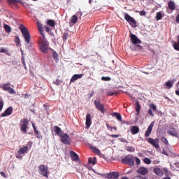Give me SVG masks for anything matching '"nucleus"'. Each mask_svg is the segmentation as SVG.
I'll return each mask as SVG.
<instances>
[{
    "label": "nucleus",
    "mask_w": 179,
    "mask_h": 179,
    "mask_svg": "<svg viewBox=\"0 0 179 179\" xmlns=\"http://www.w3.org/2000/svg\"><path fill=\"white\" fill-rule=\"evenodd\" d=\"M3 27H4L6 33L9 34L12 31V28L10 27V26H9L6 24H3Z\"/></svg>",
    "instance_id": "obj_29"
},
{
    "label": "nucleus",
    "mask_w": 179,
    "mask_h": 179,
    "mask_svg": "<svg viewBox=\"0 0 179 179\" xmlns=\"http://www.w3.org/2000/svg\"><path fill=\"white\" fill-rule=\"evenodd\" d=\"M20 30L22 34V37L26 43V44H30V40L31 39V36H30V32H29V29L27 27L23 24L20 25Z\"/></svg>",
    "instance_id": "obj_1"
},
{
    "label": "nucleus",
    "mask_w": 179,
    "mask_h": 179,
    "mask_svg": "<svg viewBox=\"0 0 179 179\" xmlns=\"http://www.w3.org/2000/svg\"><path fill=\"white\" fill-rule=\"evenodd\" d=\"M40 34L42 36L41 38H45V34H44V29L43 27H39L38 28Z\"/></svg>",
    "instance_id": "obj_35"
},
{
    "label": "nucleus",
    "mask_w": 179,
    "mask_h": 179,
    "mask_svg": "<svg viewBox=\"0 0 179 179\" xmlns=\"http://www.w3.org/2000/svg\"><path fill=\"white\" fill-rule=\"evenodd\" d=\"M139 15L140 16H146V11H145L144 10L142 11H140Z\"/></svg>",
    "instance_id": "obj_51"
},
{
    "label": "nucleus",
    "mask_w": 179,
    "mask_h": 179,
    "mask_svg": "<svg viewBox=\"0 0 179 179\" xmlns=\"http://www.w3.org/2000/svg\"><path fill=\"white\" fill-rule=\"evenodd\" d=\"M176 94L177 96H179V90H176Z\"/></svg>",
    "instance_id": "obj_64"
},
{
    "label": "nucleus",
    "mask_w": 179,
    "mask_h": 179,
    "mask_svg": "<svg viewBox=\"0 0 179 179\" xmlns=\"http://www.w3.org/2000/svg\"><path fill=\"white\" fill-rule=\"evenodd\" d=\"M137 173L138 174H141V176H145V174H148V173H149V171L145 167H140L138 169Z\"/></svg>",
    "instance_id": "obj_18"
},
{
    "label": "nucleus",
    "mask_w": 179,
    "mask_h": 179,
    "mask_svg": "<svg viewBox=\"0 0 179 179\" xmlns=\"http://www.w3.org/2000/svg\"><path fill=\"white\" fill-rule=\"evenodd\" d=\"M78 16H82V13L78 12L76 15H73L70 20L69 24L72 23V24H76L78 23Z\"/></svg>",
    "instance_id": "obj_11"
},
{
    "label": "nucleus",
    "mask_w": 179,
    "mask_h": 179,
    "mask_svg": "<svg viewBox=\"0 0 179 179\" xmlns=\"http://www.w3.org/2000/svg\"><path fill=\"white\" fill-rule=\"evenodd\" d=\"M130 41L134 44V45H136L138 44H142V41L138 38V36L136 35L131 34H130Z\"/></svg>",
    "instance_id": "obj_10"
},
{
    "label": "nucleus",
    "mask_w": 179,
    "mask_h": 179,
    "mask_svg": "<svg viewBox=\"0 0 179 179\" xmlns=\"http://www.w3.org/2000/svg\"><path fill=\"white\" fill-rule=\"evenodd\" d=\"M153 127H155V122H152L149 125L148 128L147 129V131L145 133V138H149V136H150V134H152V130L153 129Z\"/></svg>",
    "instance_id": "obj_12"
},
{
    "label": "nucleus",
    "mask_w": 179,
    "mask_h": 179,
    "mask_svg": "<svg viewBox=\"0 0 179 179\" xmlns=\"http://www.w3.org/2000/svg\"><path fill=\"white\" fill-rule=\"evenodd\" d=\"M13 113V107H8L3 113L1 114V117H9Z\"/></svg>",
    "instance_id": "obj_13"
},
{
    "label": "nucleus",
    "mask_w": 179,
    "mask_h": 179,
    "mask_svg": "<svg viewBox=\"0 0 179 179\" xmlns=\"http://www.w3.org/2000/svg\"><path fill=\"white\" fill-rule=\"evenodd\" d=\"M61 142L64 143V145H71V137L69 135L63 133L62 136H60Z\"/></svg>",
    "instance_id": "obj_9"
},
{
    "label": "nucleus",
    "mask_w": 179,
    "mask_h": 179,
    "mask_svg": "<svg viewBox=\"0 0 179 179\" xmlns=\"http://www.w3.org/2000/svg\"><path fill=\"white\" fill-rule=\"evenodd\" d=\"M17 2H20L19 0H8V3L10 5V6H12L13 5L16 6L17 4Z\"/></svg>",
    "instance_id": "obj_31"
},
{
    "label": "nucleus",
    "mask_w": 179,
    "mask_h": 179,
    "mask_svg": "<svg viewBox=\"0 0 179 179\" xmlns=\"http://www.w3.org/2000/svg\"><path fill=\"white\" fill-rule=\"evenodd\" d=\"M127 150L128 152H135V148H134L133 147H128Z\"/></svg>",
    "instance_id": "obj_50"
},
{
    "label": "nucleus",
    "mask_w": 179,
    "mask_h": 179,
    "mask_svg": "<svg viewBox=\"0 0 179 179\" xmlns=\"http://www.w3.org/2000/svg\"><path fill=\"white\" fill-rule=\"evenodd\" d=\"M173 48L176 51H179V36H177V42L173 44Z\"/></svg>",
    "instance_id": "obj_30"
},
{
    "label": "nucleus",
    "mask_w": 179,
    "mask_h": 179,
    "mask_svg": "<svg viewBox=\"0 0 179 179\" xmlns=\"http://www.w3.org/2000/svg\"><path fill=\"white\" fill-rule=\"evenodd\" d=\"M131 135H136L139 132V127L138 126H133L130 129Z\"/></svg>",
    "instance_id": "obj_21"
},
{
    "label": "nucleus",
    "mask_w": 179,
    "mask_h": 179,
    "mask_svg": "<svg viewBox=\"0 0 179 179\" xmlns=\"http://www.w3.org/2000/svg\"><path fill=\"white\" fill-rule=\"evenodd\" d=\"M110 138H120V134H111Z\"/></svg>",
    "instance_id": "obj_52"
},
{
    "label": "nucleus",
    "mask_w": 179,
    "mask_h": 179,
    "mask_svg": "<svg viewBox=\"0 0 179 179\" xmlns=\"http://www.w3.org/2000/svg\"><path fill=\"white\" fill-rule=\"evenodd\" d=\"M88 163L90 164H92V166H94V164H96L97 159H96V157H94L92 158V157L89 158Z\"/></svg>",
    "instance_id": "obj_28"
},
{
    "label": "nucleus",
    "mask_w": 179,
    "mask_h": 179,
    "mask_svg": "<svg viewBox=\"0 0 179 179\" xmlns=\"http://www.w3.org/2000/svg\"><path fill=\"white\" fill-rule=\"evenodd\" d=\"M106 127L108 128V129H110V131H113V127L110 126V124H106Z\"/></svg>",
    "instance_id": "obj_57"
},
{
    "label": "nucleus",
    "mask_w": 179,
    "mask_h": 179,
    "mask_svg": "<svg viewBox=\"0 0 179 179\" xmlns=\"http://www.w3.org/2000/svg\"><path fill=\"white\" fill-rule=\"evenodd\" d=\"M136 115H139V114H141V103H139V101L136 102Z\"/></svg>",
    "instance_id": "obj_26"
},
{
    "label": "nucleus",
    "mask_w": 179,
    "mask_h": 179,
    "mask_svg": "<svg viewBox=\"0 0 179 179\" xmlns=\"http://www.w3.org/2000/svg\"><path fill=\"white\" fill-rule=\"evenodd\" d=\"M120 177V173L117 171L110 172L107 176L108 179H117Z\"/></svg>",
    "instance_id": "obj_14"
},
{
    "label": "nucleus",
    "mask_w": 179,
    "mask_h": 179,
    "mask_svg": "<svg viewBox=\"0 0 179 179\" xmlns=\"http://www.w3.org/2000/svg\"><path fill=\"white\" fill-rule=\"evenodd\" d=\"M150 108V109H152L153 111H156V110H157V108L156 107V105H155V103H152Z\"/></svg>",
    "instance_id": "obj_48"
},
{
    "label": "nucleus",
    "mask_w": 179,
    "mask_h": 179,
    "mask_svg": "<svg viewBox=\"0 0 179 179\" xmlns=\"http://www.w3.org/2000/svg\"><path fill=\"white\" fill-rule=\"evenodd\" d=\"M154 173L157 175V176H159V177H162L163 176V170H162V169L160 168H155L154 169Z\"/></svg>",
    "instance_id": "obj_25"
},
{
    "label": "nucleus",
    "mask_w": 179,
    "mask_h": 179,
    "mask_svg": "<svg viewBox=\"0 0 179 179\" xmlns=\"http://www.w3.org/2000/svg\"><path fill=\"white\" fill-rule=\"evenodd\" d=\"M54 132H55V134H57V135L59 136H61L64 134L62 130L58 126L54 127Z\"/></svg>",
    "instance_id": "obj_23"
},
{
    "label": "nucleus",
    "mask_w": 179,
    "mask_h": 179,
    "mask_svg": "<svg viewBox=\"0 0 179 179\" xmlns=\"http://www.w3.org/2000/svg\"><path fill=\"white\" fill-rule=\"evenodd\" d=\"M164 173H169V169H167V168H164Z\"/></svg>",
    "instance_id": "obj_62"
},
{
    "label": "nucleus",
    "mask_w": 179,
    "mask_h": 179,
    "mask_svg": "<svg viewBox=\"0 0 179 179\" xmlns=\"http://www.w3.org/2000/svg\"><path fill=\"white\" fill-rule=\"evenodd\" d=\"M38 45L41 52L43 54H47L48 52L50 43L45 38L39 37Z\"/></svg>",
    "instance_id": "obj_2"
},
{
    "label": "nucleus",
    "mask_w": 179,
    "mask_h": 179,
    "mask_svg": "<svg viewBox=\"0 0 179 179\" xmlns=\"http://www.w3.org/2000/svg\"><path fill=\"white\" fill-rule=\"evenodd\" d=\"M162 17H163L162 13L161 12L157 13V14H156L157 20H162Z\"/></svg>",
    "instance_id": "obj_39"
},
{
    "label": "nucleus",
    "mask_w": 179,
    "mask_h": 179,
    "mask_svg": "<svg viewBox=\"0 0 179 179\" xmlns=\"http://www.w3.org/2000/svg\"><path fill=\"white\" fill-rule=\"evenodd\" d=\"M39 169V174L41 176H43V177H46V178H48V166L41 164L38 166Z\"/></svg>",
    "instance_id": "obj_6"
},
{
    "label": "nucleus",
    "mask_w": 179,
    "mask_h": 179,
    "mask_svg": "<svg viewBox=\"0 0 179 179\" xmlns=\"http://www.w3.org/2000/svg\"><path fill=\"white\" fill-rule=\"evenodd\" d=\"M108 96H114V94H117V92H108Z\"/></svg>",
    "instance_id": "obj_58"
},
{
    "label": "nucleus",
    "mask_w": 179,
    "mask_h": 179,
    "mask_svg": "<svg viewBox=\"0 0 179 179\" xmlns=\"http://www.w3.org/2000/svg\"><path fill=\"white\" fill-rule=\"evenodd\" d=\"M27 125H29V120L27 119L24 118L20 120V128L22 134H27V129L29 128Z\"/></svg>",
    "instance_id": "obj_4"
},
{
    "label": "nucleus",
    "mask_w": 179,
    "mask_h": 179,
    "mask_svg": "<svg viewBox=\"0 0 179 179\" xmlns=\"http://www.w3.org/2000/svg\"><path fill=\"white\" fill-rule=\"evenodd\" d=\"M134 162H136L137 166H139V164H141V159L137 157H134Z\"/></svg>",
    "instance_id": "obj_47"
},
{
    "label": "nucleus",
    "mask_w": 179,
    "mask_h": 179,
    "mask_svg": "<svg viewBox=\"0 0 179 179\" xmlns=\"http://www.w3.org/2000/svg\"><path fill=\"white\" fill-rule=\"evenodd\" d=\"M70 156L73 162H78L79 160V155L74 151H70Z\"/></svg>",
    "instance_id": "obj_17"
},
{
    "label": "nucleus",
    "mask_w": 179,
    "mask_h": 179,
    "mask_svg": "<svg viewBox=\"0 0 179 179\" xmlns=\"http://www.w3.org/2000/svg\"><path fill=\"white\" fill-rule=\"evenodd\" d=\"M149 115H151V117H153V112L152 111V109H149L148 110Z\"/></svg>",
    "instance_id": "obj_54"
},
{
    "label": "nucleus",
    "mask_w": 179,
    "mask_h": 179,
    "mask_svg": "<svg viewBox=\"0 0 179 179\" xmlns=\"http://www.w3.org/2000/svg\"><path fill=\"white\" fill-rule=\"evenodd\" d=\"M14 41L16 43V45H19V44H20V38H19V36H15Z\"/></svg>",
    "instance_id": "obj_42"
},
{
    "label": "nucleus",
    "mask_w": 179,
    "mask_h": 179,
    "mask_svg": "<svg viewBox=\"0 0 179 179\" xmlns=\"http://www.w3.org/2000/svg\"><path fill=\"white\" fill-rule=\"evenodd\" d=\"M28 150H29V147L27 146L22 147L17 151V155H24V153H27Z\"/></svg>",
    "instance_id": "obj_22"
},
{
    "label": "nucleus",
    "mask_w": 179,
    "mask_h": 179,
    "mask_svg": "<svg viewBox=\"0 0 179 179\" xmlns=\"http://www.w3.org/2000/svg\"><path fill=\"white\" fill-rule=\"evenodd\" d=\"M94 106L98 111H100L101 114H104L106 113V108L105 106L101 103L100 100H95L94 101Z\"/></svg>",
    "instance_id": "obj_7"
},
{
    "label": "nucleus",
    "mask_w": 179,
    "mask_h": 179,
    "mask_svg": "<svg viewBox=\"0 0 179 179\" xmlns=\"http://www.w3.org/2000/svg\"><path fill=\"white\" fill-rule=\"evenodd\" d=\"M91 149H92V152H94V153H96V155L100 154V150H99L97 148L92 147Z\"/></svg>",
    "instance_id": "obj_38"
},
{
    "label": "nucleus",
    "mask_w": 179,
    "mask_h": 179,
    "mask_svg": "<svg viewBox=\"0 0 179 179\" xmlns=\"http://www.w3.org/2000/svg\"><path fill=\"white\" fill-rule=\"evenodd\" d=\"M10 88V87L9 86V84H4L3 85V90H4V91H7V90H8Z\"/></svg>",
    "instance_id": "obj_45"
},
{
    "label": "nucleus",
    "mask_w": 179,
    "mask_h": 179,
    "mask_svg": "<svg viewBox=\"0 0 179 179\" xmlns=\"http://www.w3.org/2000/svg\"><path fill=\"white\" fill-rule=\"evenodd\" d=\"M168 8L169 10H176V3L173 1H169L168 3Z\"/></svg>",
    "instance_id": "obj_24"
},
{
    "label": "nucleus",
    "mask_w": 179,
    "mask_h": 179,
    "mask_svg": "<svg viewBox=\"0 0 179 179\" xmlns=\"http://www.w3.org/2000/svg\"><path fill=\"white\" fill-rule=\"evenodd\" d=\"M101 80H103V82H110V80H111V78L102 76Z\"/></svg>",
    "instance_id": "obj_44"
},
{
    "label": "nucleus",
    "mask_w": 179,
    "mask_h": 179,
    "mask_svg": "<svg viewBox=\"0 0 179 179\" xmlns=\"http://www.w3.org/2000/svg\"><path fill=\"white\" fill-rule=\"evenodd\" d=\"M124 19L127 22H129V24H130L131 27H138V24L136 20L134 17H131L129 14L124 13Z\"/></svg>",
    "instance_id": "obj_5"
},
{
    "label": "nucleus",
    "mask_w": 179,
    "mask_h": 179,
    "mask_svg": "<svg viewBox=\"0 0 179 179\" xmlns=\"http://www.w3.org/2000/svg\"><path fill=\"white\" fill-rule=\"evenodd\" d=\"M22 62L24 66V68H26V60H24V57H22Z\"/></svg>",
    "instance_id": "obj_53"
},
{
    "label": "nucleus",
    "mask_w": 179,
    "mask_h": 179,
    "mask_svg": "<svg viewBox=\"0 0 179 179\" xmlns=\"http://www.w3.org/2000/svg\"><path fill=\"white\" fill-rule=\"evenodd\" d=\"M112 117H115L117 118V121H122V116H121V114L119 113H113L111 114Z\"/></svg>",
    "instance_id": "obj_27"
},
{
    "label": "nucleus",
    "mask_w": 179,
    "mask_h": 179,
    "mask_svg": "<svg viewBox=\"0 0 179 179\" xmlns=\"http://www.w3.org/2000/svg\"><path fill=\"white\" fill-rule=\"evenodd\" d=\"M58 53H57V52L53 50V58L55 59V61H56V62L58 61Z\"/></svg>",
    "instance_id": "obj_43"
},
{
    "label": "nucleus",
    "mask_w": 179,
    "mask_h": 179,
    "mask_svg": "<svg viewBox=\"0 0 179 179\" xmlns=\"http://www.w3.org/2000/svg\"><path fill=\"white\" fill-rule=\"evenodd\" d=\"M173 85H174V83L171 82V80H169L165 83V86H166L168 89H171V87L173 86Z\"/></svg>",
    "instance_id": "obj_34"
},
{
    "label": "nucleus",
    "mask_w": 179,
    "mask_h": 179,
    "mask_svg": "<svg viewBox=\"0 0 179 179\" xmlns=\"http://www.w3.org/2000/svg\"><path fill=\"white\" fill-rule=\"evenodd\" d=\"M1 52H4L6 55L10 56V52H9V50L6 48H1Z\"/></svg>",
    "instance_id": "obj_32"
},
{
    "label": "nucleus",
    "mask_w": 179,
    "mask_h": 179,
    "mask_svg": "<svg viewBox=\"0 0 179 179\" xmlns=\"http://www.w3.org/2000/svg\"><path fill=\"white\" fill-rule=\"evenodd\" d=\"M86 128H90V125H92V115L90 113H87L86 115Z\"/></svg>",
    "instance_id": "obj_15"
},
{
    "label": "nucleus",
    "mask_w": 179,
    "mask_h": 179,
    "mask_svg": "<svg viewBox=\"0 0 179 179\" xmlns=\"http://www.w3.org/2000/svg\"><path fill=\"white\" fill-rule=\"evenodd\" d=\"M47 24L50 26V27H54L55 26V22L52 20H48L47 21Z\"/></svg>",
    "instance_id": "obj_33"
},
{
    "label": "nucleus",
    "mask_w": 179,
    "mask_h": 179,
    "mask_svg": "<svg viewBox=\"0 0 179 179\" xmlns=\"http://www.w3.org/2000/svg\"><path fill=\"white\" fill-rule=\"evenodd\" d=\"M134 51H141L143 49V48L141 45H137L134 46Z\"/></svg>",
    "instance_id": "obj_37"
},
{
    "label": "nucleus",
    "mask_w": 179,
    "mask_h": 179,
    "mask_svg": "<svg viewBox=\"0 0 179 179\" xmlns=\"http://www.w3.org/2000/svg\"><path fill=\"white\" fill-rule=\"evenodd\" d=\"M138 157H143V154H142V152H138Z\"/></svg>",
    "instance_id": "obj_60"
},
{
    "label": "nucleus",
    "mask_w": 179,
    "mask_h": 179,
    "mask_svg": "<svg viewBox=\"0 0 179 179\" xmlns=\"http://www.w3.org/2000/svg\"><path fill=\"white\" fill-rule=\"evenodd\" d=\"M161 141L164 144V145H169V141L167 140V138L164 136H162L161 138Z\"/></svg>",
    "instance_id": "obj_36"
},
{
    "label": "nucleus",
    "mask_w": 179,
    "mask_h": 179,
    "mask_svg": "<svg viewBox=\"0 0 179 179\" xmlns=\"http://www.w3.org/2000/svg\"><path fill=\"white\" fill-rule=\"evenodd\" d=\"M143 162L145 163V164H150L152 163V160L148 157L144 158Z\"/></svg>",
    "instance_id": "obj_41"
},
{
    "label": "nucleus",
    "mask_w": 179,
    "mask_h": 179,
    "mask_svg": "<svg viewBox=\"0 0 179 179\" xmlns=\"http://www.w3.org/2000/svg\"><path fill=\"white\" fill-rule=\"evenodd\" d=\"M6 92H8L10 94H16V91H15L12 87H10V89L7 90Z\"/></svg>",
    "instance_id": "obj_40"
},
{
    "label": "nucleus",
    "mask_w": 179,
    "mask_h": 179,
    "mask_svg": "<svg viewBox=\"0 0 179 179\" xmlns=\"http://www.w3.org/2000/svg\"><path fill=\"white\" fill-rule=\"evenodd\" d=\"M24 99H29V94H24Z\"/></svg>",
    "instance_id": "obj_63"
},
{
    "label": "nucleus",
    "mask_w": 179,
    "mask_h": 179,
    "mask_svg": "<svg viewBox=\"0 0 179 179\" xmlns=\"http://www.w3.org/2000/svg\"><path fill=\"white\" fill-rule=\"evenodd\" d=\"M147 142L150 143V145L154 146L155 149H159L160 148V145H159L160 140L159 138L153 139L152 138H146Z\"/></svg>",
    "instance_id": "obj_8"
},
{
    "label": "nucleus",
    "mask_w": 179,
    "mask_h": 179,
    "mask_svg": "<svg viewBox=\"0 0 179 179\" xmlns=\"http://www.w3.org/2000/svg\"><path fill=\"white\" fill-rule=\"evenodd\" d=\"M162 153V155H165V156H169V154L167 153V152L166 150H164V149H163Z\"/></svg>",
    "instance_id": "obj_56"
},
{
    "label": "nucleus",
    "mask_w": 179,
    "mask_h": 179,
    "mask_svg": "<svg viewBox=\"0 0 179 179\" xmlns=\"http://www.w3.org/2000/svg\"><path fill=\"white\" fill-rule=\"evenodd\" d=\"M44 29L45 30V31H47L48 33L50 31V30H51L47 26H45L44 27Z\"/></svg>",
    "instance_id": "obj_55"
},
{
    "label": "nucleus",
    "mask_w": 179,
    "mask_h": 179,
    "mask_svg": "<svg viewBox=\"0 0 179 179\" xmlns=\"http://www.w3.org/2000/svg\"><path fill=\"white\" fill-rule=\"evenodd\" d=\"M1 175L2 176V177H4V178H6V175H5L3 172H1Z\"/></svg>",
    "instance_id": "obj_61"
},
{
    "label": "nucleus",
    "mask_w": 179,
    "mask_h": 179,
    "mask_svg": "<svg viewBox=\"0 0 179 179\" xmlns=\"http://www.w3.org/2000/svg\"><path fill=\"white\" fill-rule=\"evenodd\" d=\"M83 78V74H74L70 80L71 83H73L75 80H78V79H82Z\"/></svg>",
    "instance_id": "obj_20"
},
{
    "label": "nucleus",
    "mask_w": 179,
    "mask_h": 179,
    "mask_svg": "<svg viewBox=\"0 0 179 179\" xmlns=\"http://www.w3.org/2000/svg\"><path fill=\"white\" fill-rule=\"evenodd\" d=\"M68 37H69V34L68 33H64L63 35V40H68Z\"/></svg>",
    "instance_id": "obj_49"
},
{
    "label": "nucleus",
    "mask_w": 179,
    "mask_h": 179,
    "mask_svg": "<svg viewBox=\"0 0 179 179\" xmlns=\"http://www.w3.org/2000/svg\"><path fill=\"white\" fill-rule=\"evenodd\" d=\"M176 23H179V14L176 16Z\"/></svg>",
    "instance_id": "obj_59"
},
{
    "label": "nucleus",
    "mask_w": 179,
    "mask_h": 179,
    "mask_svg": "<svg viewBox=\"0 0 179 179\" xmlns=\"http://www.w3.org/2000/svg\"><path fill=\"white\" fill-rule=\"evenodd\" d=\"M32 127L34 129V132L35 136L38 139H43V136H41V134H40V131L38 130H37V127H36V125H34V123H32Z\"/></svg>",
    "instance_id": "obj_16"
},
{
    "label": "nucleus",
    "mask_w": 179,
    "mask_h": 179,
    "mask_svg": "<svg viewBox=\"0 0 179 179\" xmlns=\"http://www.w3.org/2000/svg\"><path fill=\"white\" fill-rule=\"evenodd\" d=\"M121 162L123 164H127L130 167H134L135 166V157L132 155H127L121 159Z\"/></svg>",
    "instance_id": "obj_3"
},
{
    "label": "nucleus",
    "mask_w": 179,
    "mask_h": 179,
    "mask_svg": "<svg viewBox=\"0 0 179 179\" xmlns=\"http://www.w3.org/2000/svg\"><path fill=\"white\" fill-rule=\"evenodd\" d=\"M55 85H56L57 86H59V85L62 84V80H59V79H57L55 81H54Z\"/></svg>",
    "instance_id": "obj_46"
},
{
    "label": "nucleus",
    "mask_w": 179,
    "mask_h": 179,
    "mask_svg": "<svg viewBox=\"0 0 179 179\" xmlns=\"http://www.w3.org/2000/svg\"><path fill=\"white\" fill-rule=\"evenodd\" d=\"M168 134L169 135H171V136L178 138V133L177 132V129H176V128H171V129L168 131Z\"/></svg>",
    "instance_id": "obj_19"
}]
</instances>
